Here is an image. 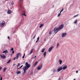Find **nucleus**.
Masks as SVG:
<instances>
[{
  "label": "nucleus",
  "instance_id": "nucleus-1",
  "mask_svg": "<svg viewBox=\"0 0 80 80\" xmlns=\"http://www.w3.org/2000/svg\"><path fill=\"white\" fill-rule=\"evenodd\" d=\"M25 65H26V66H25L23 68L24 73L22 74V75H24L25 73H26V70H27L30 67V64H28V62H26Z\"/></svg>",
  "mask_w": 80,
  "mask_h": 80
},
{
  "label": "nucleus",
  "instance_id": "nucleus-2",
  "mask_svg": "<svg viewBox=\"0 0 80 80\" xmlns=\"http://www.w3.org/2000/svg\"><path fill=\"white\" fill-rule=\"evenodd\" d=\"M63 28V25L62 24L61 25H60V26L58 27V28H57L56 29V28H54V32H55V34H56L58 32H59V31H60V30H62Z\"/></svg>",
  "mask_w": 80,
  "mask_h": 80
},
{
  "label": "nucleus",
  "instance_id": "nucleus-3",
  "mask_svg": "<svg viewBox=\"0 0 80 80\" xmlns=\"http://www.w3.org/2000/svg\"><path fill=\"white\" fill-rule=\"evenodd\" d=\"M42 66L43 65L42 64H41L40 66H39L37 68L38 70H41L42 68Z\"/></svg>",
  "mask_w": 80,
  "mask_h": 80
},
{
  "label": "nucleus",
  "instance_id": "nucleus-4",
  "mask_svg": "<svg viewBox=\"0 0 80 80\" xmlns=\"http://www.w3.org/2000/svg\"><path fill=\"white\" fill-rule=\"evenodd\" d=\"M20 55V52L17 53L16 54V59H18V57H19Z\"/></svg>",
  "mask_w": 80,
  "mask_h": 80
},
{
  "label": "nucleus",
  "instance_id": "nucleus-5",
  "mask_svg": "<svg viewBox=\"0 0 80 80\" xmlns=\"http://www.w3.org/2000/svg\"><path fill=\"white\" fill-rule=\"evenodd\" d=\"M53 48H54V47L53 46H52L51 47L49 48L48 49V51L49 52H50L52 51V49H53Z\"/></svg>",
  "mask_w": 80,
  "mask_h": 80
},
{
  "label": "nucleus",
  "instance_id": "nucleus-6",
  "mask_svg": "<svg viewBox=\"0 0 80 80\" xmlns=\"http://www.w3.org/2000/svg\"><path fill=\"white\" fill-rule=\"evenodd\" d=\"M62 68H63L62 67L59 68L57 69V72H60L62 70Z\"/></svg>",
  "mask_w": 80,
  "mask_h": 80
},
{
  "label": "nucleus",
  "instance_id": "nucleus-7",
  "mask_svg": "<svg viewBox=\"0 0 80 80\" xmlns=\"http://www.w3.org/2000/svg\"><path fill=\"white\" fill-rule=\"evenodd\" d=\"M67 68V65L64 66L62 68L63 70H65Z\"/></svg>",
  "mask_w": 80,
  "mask_h": 80
},
{
  "label": "nucleus",
  "instance_id": "nucleus-8",
  "mask_svg": "<svg viewBox=\"0 0 80 80\" xmlns=\"http://www.w3.org/2000/svg\"><path fill=\"white\" fill-rule=\"evenodd\" d=\"M7 13L8 14H11L12 13V11L10 10H8Z\"/></svg>",
  "mask_w": 80,
  "mask_h": 80
},
{
  "label": "nucleus",
  "instance_id": "nucleus-9",
  "mask_svg": "<svg viewBox=\"0 0 80 80\" xmlns=\"http://www.w3.org/2000/svg\"><path fill=\"white\" fill-rule=\"evenodd\" d=\"M67 35V33H62V37L63 38Z\"/></svg>",
  "mask_w": 80,
  "mask_h": 80
},
{
  "label": "nucleus",
  "instance_id": "nucleus-10",
  "mask_svg": "<svg viewBox=\"0 0 80 80\" xmlns=\"http://www.w3.org/2000/svg\"><path fill=\"white\" fill-rule=\"evenodd\" d=\"M5 25V22H2V23L1 24V27H3Z\"/></svg>",
  "mask_w": 80,
  "mask_h": 80
},
{
  "label": "nucleus",
  "instance_id": "nucleus-11",
  "mask_svg": "<svg viewBox=\"0 0 80 80\" xmlns=\"http://www.w3.org/2000/svg\"><path fill=\"white\" fill-rule=\"evenodd\" d=\"M45 50V48H43L41 50V52H42V53H43Z\"/></svg>",
  "mask_w": 80,
  "mask_h": 80
},
{
  "label": "nucleus",
  "instance_id": "nucleus-12",
  "mask_svg": "<svg viewBox=\"0 0 80 80\" xmlns=\"http://www.w3.org/2000/svg\"><path fill=\"white\" fill-rule=\"evenodd\" d=\"M1 58H3V59H5V58H6V56H3L2 55H1Z\"/></svg>",
  "mask_w": 80,
  "mask_h": 80
},
{
  "label": "nucleus",
  "instance_id": "nucleus-13",
  "mask_svg": "<svg viewBox=\"0 0 80 80\" xmlns=\"http://www.w3.org/2000/svg\"><path fill=\"white\" fill-rule=\"evenodd\" d=\"M46 53H47V52H44V54H43V55H44V58H45V57H46Z\"/></svg>",
  "mask_w": 80,
  "mask_h": 80
},
{
  "label": "nucleus",
  "instance_id": "nucleus-14",
  "mask_svg": "<svg viewBox=\"0 0 80 80\" xmlns=\"http://www.w3.org/2000/svg\"><path fill=\"white\" fill-rule=\"evenodd\" d=\"M38 63V61L36 62L33 65V67H35V66H36V65H37Z\"/></svg>",
  "mask_w": 80,
  "mask_h": 80
},
{
  "label": "nucleus",
  "instance_id": "nucleus-15",
  "mask_svg": "<svg viewBox=\"0 0 80 80\" xmlns=\"http://www.w3.org/2000/svg\"><path fill=\"white\" fill-rule=\"evenodd\" d=\"M8 53V50H6L5 51H4L2 53Z\"/></svg>",
  "mask_w": 80,
  "mask_h": 80
},
{
  "label": "nucleus",
  "instance_id": "nucleus-16",
  "mask_svg": "<svg viewBox=\"0 0 80 80\" xmlns=\"http://www.w3.org/2000/svg\"><path fill=\"white\" fill-rule=\"evenodd\" d=\"M42 26H43V24H41L39 26V28H41L42 27Z\"/></svg>",
  "mask_w": 80,
  "mask_h": 80
},
{
  "label": "nucleus",
  "instance_id": "nucleus-17",
  "mask_svg": "<svg viewBox=\"0 0 80 80\" xmlns=\"http://www.w3.org/2000/svg\"><path fill=\"white\" fill-rule=\"evenodd\" d=\"M16 73L17 75H18V74H20V73H21V71H18Z\"/></svg>",
  "mask_w": 80,
  "mask_h": 80
},
{
  "label": "nucleus",
  "instance_id": "nucleus-18",
  "mask_svg": "<svg viewBox=\"0 0 80 80\" xmlns=\"http://www.w3.org/2000/svg\"><path fill=\"white\" fill-rule=\"evenodd\" d=\"M59 62L60 65H61L62 63V60H59Z\"/></svg>",
  "mask_w": 80,
  "mask_h": 80
},
{
  "label": "nucleus",
  "instance_id": "nucleus-19",
  "mask_svg": "<svg viewBox=\"0 0 80 80\" xmlns=\"http://www.w3.org/2000/svg\"><path fill=\"white\" fill-rule=\"evenodd\" d=\"M23 13H24L22 14V15H24V16H25V17H26L27 16L26 15H25V11H24Z\"/></svg>",
  "mask_w": 80,
  "mask_h": 80
},
{
  "label": "nucleus",
  "instance_id": "nucleus-20",
  "mask_svg": "<svg viewBox=\"0 0 80 80\" xmlns=\"http://www.w3.org/2000/svg\"><path fill=\"white\" fill-rule=\"evenodd\" d=\"M33 49H32L31 50V52H30V53H29L30 55L32 54V53H33Z\"/></svg>",
  "mask_w": 80,
  "mask_h": 80
},
{
  "label": "nucleus",
  "instance_id": "nucleus-21",
  "mask_svg": "<svg viewBox=\"0 0 80 80\" xmlns=\"http://www.w3.org/2000/svg\"><path fill=\"white\" fill-rule=\"evenodd\" d=\"M7 68H4V70H3L4 72H5V71H6V70H7Z\"/></svg>",
  "mask_w": 80,
  "mask_h": 80
},
{
  "label": "nucleus",
  "instance_id": "nucleus-22",
  "mask_svg": "<svg viewBox=\"0 0 80 80\" xmlns=\"http://www.w3.org/2000/svg\"><path fill=\"white\" fill-rule=\"evenodd\" d=\"M77 19H76V20L74 22V23H75V24H76V23H77Z\"/></svg>",
  "mask_w": 80,
  "mask_h": 80
},
{
  "label": "nucleus",
  "instance_id": "nucleus-23",
  "mask_svg": "<svg viewBox=\"0 0 80 80\" xmlns=\"http://www.w3.org/2000/svg\"><path fill=\"white\" fill-rule=\"evenodd\" d=\"M11 62V60L9 59V61L7 62V63H9Z\"/></svg>",
  "mask_w": 80,
  "mask_h": 80
},
{
  "label": "nucleus",
  "instance_id": "nucleus-24",
  "mask_svg": "<svg viewBox=\"0 0 80 80\" xmlns=\"http://www.w3.org/2000/svg\"><path fill=\"white\" fill-rule=\"evenodd\" d=\"M61 15V13H59L58 15V17H60V15Z\"/></svg>",
  "mask_w": 80,
  "mask_h": 80
},
{
  "label": "nucleus",
  "instance_id": "nucleus-25",
  "mask_svg": "<svg viewBox=\"0 0 80 80\" xmlns=\"http://www.w3.org/2000/svg\"><path fill=\"white\" fill-rule=\"evenodd\" d=\"M25 54H24L23 56L22 57V58H24V57H25Z\"/></svg>",
  "mask_w": 80,
  "mask_h": 80
},
{
  "label": "nucleus",
  "instance_id": "nucleus-26",
  "mask_svg": "<svg viewBox=\"0 0 80 80\" xmlns=\"http://www.w3.org/2000/svg\"><path fill=\"white\" fill-rule=\"evenodd\" d=\"M59 47V43H57V47Z\"/></svg>",
  "mask_w": 80,
  "mask_h": 80
},
{
  "label": "nucleus",
  "instance_id": "nucleus-27",
  "mask_svg": "<svg viewBox=\"0 0 80 80\" xmlns=\"http://www.w3.org/2000/svg\"><path fill=\"white\" fill-rule=\"evenodd\" d=\"M36 37V35H35L33 37V39H34L35 38V37Z\"/></svg>",
  "mask_w": 80,
  "mask_h": 80
},
{
  "label": "nucleus",
  "instance_id": "nucleus-28",
  "mask_svg": "<svg viewBox=\"0 0 80 80\" xmlns=\"http://www.w3.org/2000/svg\"><path fill=\"white\" fill-rule=\"evenodd\" d=\"M20 65V63H18V65H17V67H18Z\"/></svg>",
  "mask_w": 80,
  "mask_h": 80
},
{
  "label": "nucleus",
  "instance_id": "nucleus-29",
  "mask_svg": "<svg viewBox=\"0 0 80 80\" xmlns=\"http://www.w3.org/2000/svg\"><path fill=\"white\" fill-rule=\"evenodd\" d=\"M56 72V70L55 69H54L53 71V72Z\"/></svg>",
  "mask_w": 80,
  "mask_h": 80
},
{
  "label": "nucleus",
  "instance_id": "nucleus-30",
  "mask_svg": "<svg viewBox=\"0 0 80 80\" xmlns=\"http://www.w3.org/2000/svg\"><path fill=\"white\" fill-rule=\"evenodd\" d=\"M51 33H52V32L51 31H50L49 32V35H50L51 34Z\"/></svg>",
  "mask_w": 80,
  "mask_h": 80
},
{
  "label": "nucleus",
  "instance_id": "nucleus-31",
  "mask_svg": "<svg viewBox=\"0 0 80 80\" xmlns=\"http://www.w3.org/2000/svg\"><path fill=\"white\" fill-rule=\"evenodd\" d=\"M39 38H40L38 37L37 39V40H38V41L39 40Z\"/></svg>",
  "mask_w": 80,
  "mask_h": 80
},
{
  "label": "nucleus",
  "instance_id": "nucleus-32",
  "mask_svg": "<svg viewBox=\"0 0 80 80\" xmlns=\"http://www.w3.org/2000/svg\"><path fill=\"white\" fill-rule=\"evenodd\" d=\"M1 76V78L0 80H2V76L1 75H0Z\"/></svg>",
  "mask_w": 80,
  "mask_h": 80
},
{
  "label": "nucleus",
  "instance_id": "nucleus-33",
  "mask_svg": "<svg viewBox=\"0 0 80 80\" xmlns=\"http://www.w3.org/2000/svg\"><path fill=\"white\" fill-rule=\"evenodd\" d=\"M23 65H22L21 66V67H19V68H22V67H23Z\"/></svg>",
  "mask_w": 80,
  "mask_h": 80
},
{
  "label": "nucleus",
  "instance_id": "nucleus-34",
  "mask_svg": "<svg viewBox=\"0 0 80 80\" xmlns=\"http://www.w3.org/2000/svg\"><path fill=\"white\" fill-rule=\"evenodd\" d=\"M16 58H17V57H15L14 58H13V60H15Z\"/></svg>",
  "mask_w": 80,
  "mask_h": 80
},
{
  "label": "nucleus",
  "instance_id": "nucleus-35",
  "mask_svg": "<svg viewBox=\"0 0 80 80\" xmlns=\"http://www.w3.org/2000/svg\"><path fill=\"white\" fill-rule=\"evenodd\" d=\"M78 15V14L76 15H75L74 16V17H77V16Z\"/></svg>",
  "mask_w": 80,
  "mask_h": 80
},
{
  "label": "nucleus",
  "instance_id": "nucleus-36",
  "mask_svg": "<svg viewBox=\"0 0 80 80\" xmlns=\"http://www.w3.org/2000/svg\"><path fill=\"white\" fill-rule=\"evenodd\" d=\"M14 52H15V51H13L12 52V54H13V53H14Z\"/></svg>",
  "mask_w": 80,
  "mask_h": 80
},
{
  "label": "nucleus",
  "instance_id": "nucleus-37",
  "mask_svg": "<svg viewBox=\"0 0 80 80\" xmlns=\"http://www.w3.org/2000/svg\"><path fill=\"white\" fill-rule=\"evenodd\" d=\"M11 50H12V51H13V48H12L11 49Z\"/></svg>",
  "mask_w": 80,
  "mask_h": 80
},
{
  "label": "nucleus",
  "instance_id": "nucleus-38",
  "mask_svg": "<svg viewBox=\"0 0 80 80\" xmlns=\"http://www.w3.org/2000/svg\"><path fill=\"white\" fill-rule=\"evenodd\" d=\"M14 4V2H12V5H13Z\"/></svg>",
  "mask_w": 80,
  "mask_h": 80
},
{
  "label": "nucleus",
  "instance_id": "nucleus-39",
  "mask_svg": "<svg viewBox=\"0 0 80 80\" xmlns=\"http://www.w3.org/2000/svg\"><path fill=\"white\" fill-rule=\"evenodd\" d=\"M36 56H35L34 58H33V59H34V58H36Z\"/></svg>",
  "mask_w": 80,
  "mask_h": 80
},
{
  "label": "nucleus",
  "instance_id": "nucleus-40",
  "mask_svg": "<svg viewBox=\"0 0 80 80\" xmlns=\"http://www.w3.org/2000/svg\"><path fill=\"white\" fill-rule=\"evenodd\" d=\"M38 42V40H37L36 42V43H37V42Z\"/></svg>",
  "mask_w": 80,
  "mask_h": 80
},
{
  "label": "nucleus",
  "instance_id": "nucleus-41",
  "mask_svg": "<svg viewBox=\"0 0 80 80\" xmlns=\"http://www.w3.org/2000/svg\"><path fill=\"white\" fill-rule=\"evenodd\" d=\"M8 39H10V37L9 36H8Z\"/></svg>",
  "mask_w": 80,
  "mask_h": 80
},
{
  "label": "nucleus",
  "instance_id": "nucleus-42",
  "mask_svg": "<svg viewBox=\"0 0 80 80\" xmlns=\"http://www.w3.org/2000/svg\"><path fill=\"white\" fill-rule=\"evenodd\" d=\"M62 11H60V12L59 13H61H61H62Z\"/></svg>",
  "mask_w": 80,
  "mask_h": 80
},
{
  "label": "nucleus",
  "instance_id": "nucleus-43",
  "mask_svg": "<svg viewBox=\"0 0 80 80\" xmlns=\"http://www.w3.org/2000/svg\"><path fill=\"white\" fill-rule=\"evenodd\" d=\"M61 11H62H62H63V8H62V10H61Z\"/></svg>",
  "mask_w": 80,
  "mask_h": 80
},
{
  "label": "nucleus",
  "instance_id": "nucleus-44",
  "mask_svg": "<svg viewBox=\"0 0 80 80\" xmlns=\"http://www.w3.org/2000/svg\"><path fill=\"white\" fill-rule=\"evenodd\" d=\"M2 68L0 67V70L2 69Z\"/></svg>",
  "mask_w": 80,
  "mask_h": 80
},
{
  "label": "nucleus",
  "instance_id": "nucleus-45",
  "mask_svg": "<svg viewBox=\"0 0 80 80\" xmlns=\"http://www.w3.org/2000/svg\"><path fill=\"white\" fill-rule=\"evenodd\" d=\"M15 64H14L13 65V66H15Z\"/></svg>",
  "mask_w": 80,
  "mask_h": 80
},
{
  "label": "nucleus",
  "instance_id": "nucleus-46",
  "mask_svg": "<svg viewBox=\"0 0 80 80\" xmlns=\"http://www.w3.org/2000/svg\"><path fill=\"white\" fill-rule=\"evenodd\" d=\"M20 68H17V69H18H18H20Z\"/></svg>",
  "mask_w": 80,
  "mask_h": 80
},
{
  "label": "nucleus",
  "instance_id": "nucleus-47",
  "mask_svg": "<svg viewBox=\"0 0 80 80\" xmlns=\"http://www.w3.org/2000/svg\"><path fill=\"white\" fill-rule=\"evenodd\" d=\"M76 73H78V71H76Z\"/></svg>",
  "mask_w": 80,
  "mask_h": 80
},
{
  "label": "nucleus",
  "instance_id": "nucleus-48",
  "mask_svg": "<svg viewBox=\"0 0 80 80\" xmlns=\"http://www.w3.org/2000/svg\"><path fill=\"white\" fill-rule=\"evenodd\" d=\"M2 55H3V56H5V55L4 54H3Z\"/></svg>",
  "mask_w": 80,
  "mask_h": 80
},
{
  "label": "nucleus",
  "instance_id": "nucleus-49",
  "mask_svg": "<svg viewBox=\"0 0 80 80\" xmlns=\"http://www.w3.org/2000/svg\"><path fill=\"white\" fill-rule=\"evenodd\" d=\"M20 1H22V0H19Z\"/></svg>",
  "mask_w": 80,
  "mask_h": 80
},
{
  "label": "nucleus",
  "instance_id": "nucleus-50",
  "mask_svg": "<svg viewBox=\"0 0 80 80\" xmlns=\"http://www.w3.org/2000/svg\"><path fill=\"white\" fill-rule=\"evenodd\" d=\"M53 8H54V6H53Z\"/></svg>",
  "mask_w": 80,
  "mask_h": 80
},
{
  "label": "nucleus",
  "instance_id": "nucleus-51",
  "mask_svg": "<svg viewBox=\"0 0 80 80\" xmlns=\"http://www.w3.org/2000/svg\"><path fill=\"white\" fill-rule=\"evenodd\" d=\"M73 80H75V79H74Z\"/></svg>",
  "mask_w": 80,
  "mask_h": 80
},
{
  "label": "nucleus",
  "instance_id": "nucleus-52",
  "mask_svg": "<svg viewBox=\"0 0 80 80\" xmlns=\"http://www.w3.org/2000/svg\"><path fill=\"white\" fill-rule=\"evenodd\" d=\"M8 0H6V1H8Z\"/></svg>",
  "mask_w": 80,
  "mask_h": 80
},
{
  "label": "nucleus",
  "instance_id": "nucleus-53",
  "mask_svg": "<svg viewBox=\"0 0 80 80\" xmlns=\"http://www.w3.org/2000/svg\"><path fill=\"white\" fill-rule=\"evenodd\" d=\"M12 55V54H11V55Z\"/></svg>",
  "mask_w": 80,
  "mask_h": 80
}]
</instances>
